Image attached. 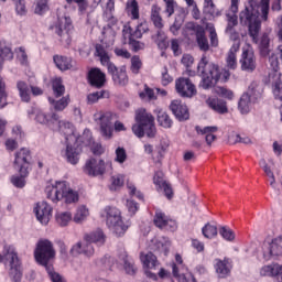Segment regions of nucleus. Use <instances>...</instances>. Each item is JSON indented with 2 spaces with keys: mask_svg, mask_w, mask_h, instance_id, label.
I'll return each mask as SVG.
<instances>
[{
  "mask_svg": "<svg viewBox=\"0 0 282 282\" xmlns=\"http://www.w3.org/2000/svg\"><path fill=\"white\" fill-rule=\"evenodd\" d=\"M259 10L262 12V20L268 21L270 0H249V7H246V9L240 12V23L248 25L249 35L253 43H257L259 30H261V19H259L261 13Z\"/></svg>",
  "mask_w": 282,
  "mask_h": 282,
  "instance_id": "1",
  "label": "nucleus"
},
{
  "mask_svg": "<svg viewBox=\"0 0 282 282\" xmlns=\"http://www.w3.org/2000/svg\"><path fill=\"white\" fill-rule=\"evenodd\" d=\"M198 74H202L203 79L200 87L203 89H212L219 80L226 83L230 78V72L219 68L218 65L208 62V57L204 54L197 66Z\"/></svg>",
  "mask_w": 282,
  "mask_h": 282,
  "instance_id": "2",
  "label": "nucleus"
},
{
  "mask_svg": "<svg viewBox=\"0 0 282 282\" xmlns=\"http://www.w3.org/2000/svg\"><path fill=\"white\" fill-rule=\"evenodd\" d=\"M97 56L100 58L101 65L106 66L108 69V74L112 76V80L115 85H119L120 87H124L129 85V76L127 75V67L122 66L118 68L111 63V57L107 50L102 45L96 46Z\"/></svg>",
  "mask_w": 282,
  "mask_h": 282,
  "instance_id": "3",
  "label": "nucleus"
},
{
  "mask_svg": "<svg viewBox=\"0 0 282 282\" xmlns=\"http://www.w3.org/2000/svg\"><path fill=\"white\" fill-rule=\"evenodd\" d=\"M137 123L132 126V132L137 138H155L158 130L155 129V118L144 109L135 112Z\"/></svg>",
  "mask_w": 282,
  "mask_h": 282,
  "instance_id": "4",
  "label": "nucleus"
},
{
  "mask_svg": "<svg viewBox=\"0 0 282 282\" xmlns=\"http://www.w3.org/2000/svg\"><path fill=\"white\" fill-rule=\"evenodd\" d=\"M46 197L54 204L64 199L65 204H76L78 202V192L72 189L67 182H56L52 187L46 188Z\"/></svg>",
  "mask_w": 282,
  "mask_h": 282,
  "instance_id": "5",
  "label": "nucleus"
},
{
  "mask_svg": "<svg viewBox=\"0 0 282 282\" xmlns=\"http://www.w3.org/2000/svg\"><path fill=\"white\" fill-rule=\"evenodd\" d=\"M101 219H105L107 227L116 235V237H122L127 232L129 226L122 221L120 216V209L111 206H106L100 212Z\"/></svg>",
  "mask_w": 282,
  "mask_h": 282,
  "instance_id": "6",
  "label": "nucleus"
},
{
  "mask_svg": "<svg viewBox=\"0 0 282 282\" xmlns=\"http://www.w3.org/2000/svg\"><path fill=\"white\" fill-rule=\"evenodd\" d=\"M56 257V251L54 250V245L52 241L47 239L39 240L36 243V248L34 250V258L35 261L43 265L44 268H47L52 264H50L53 259Z\"/></svg>",
  "mask_w": 282,
  "mask_h": 282,
  "instance_id": "7",
  "label": "nucleus"
},
{
  "mask_svg": "<svg viewBox=\"0 0 282 282\" xmlns=\"http://www.w3.org/2000/svg\"><path fill=\"white\" fill-rule=\"evenodd\" d=\"M94 118L98 122L104 138H111L113 135V122L118 120V115L109 111H100L96 112Z\"/></svg>",
  "mask_w": 282,
  "mask_h": 282,
  "instance_id": "8",
  "label": "nucleus"
},
{
  "mask_svg": "<svg viewBox=\"0 0 282 282\" xmlns=\"http://www.w3.org/2000/svg\"><path fill=\"white\" fill-rule=\"evenodd\" d=\"M6 259L9 261L11 269L9 271V275L13 282H21V260H19V254L14 247L7 246L4 247Z\"/></svg>",
  "mask_w": 282,
  "mask_h": 282,
  "instance_id": "9",
  "label": "nucleus"
},
{
  "mask_svg": "<svg viewBox=\"0 0 282 282\" xmlns=\"http://www.w3.org/2000/svg\"><path fill=\"white\" fill-rule=\"evenodd\" d=\"M111 162H105L100 159H89L84 165V173L90 177H98V175H105V173L111 171Z\"/></svg>",
  "mask_w": 282,
  "mask_h": 282,
  "instance_id": "10",
  "label": "nucleus"
},
{
  "mask_svg": "<svg viewBox=\"0 0 282 282\" xmlns=\"http://www.w3.org/2000/svg\"><path fill=\"white\" fill-rule=\"evenodd\" d=\"M175 261L176 263H172V272L178 282H197L193 273L188 272V269L184 265V260L180 253L175 254Z\"/></svg>",
  "mask_w": 282,
  "mask_h": 282,
  "instance_id": "11",
  "label": "nucleus"
},
{
  "mask_svg": "<svg viewBox=\"0 0 282 282\" xmlns=\"http://www.w3.org/2000/svg\"><path fill=\"white\" fill-rule=\"evenodd\" d=\"M175 89L182 98H193V96H197L195 84L186 77H180L175 80Z\"/></svg>",
  "mask_w": 282,
  "mask_h": 282,
  "instance_id": "12",
  "label": "nucleus"
},
{
  "mask_svg": "<svg viewBox=\"0 0 282 282\" xmlns=\"http://www.w3.org/2000/svg\"><path fill=\"white\" fill-rule=\"evenodd\" d=\"M153 221L154 226L161 230H170L171 232H175V230H177V223L160 209L155 212Z\"/></svg>",
  "mask_w": 282,
  "mask_h": 282,
  "instance_id": "13",
  "label": "nucleus"
},
{
  "mask_svg": "<svg viewBox=\"0 0 282 282\" xmlns=\"http://www.w3.org/2000/svg\"><path fill=\"white\" fill-rule=\"evenodd\" d=\"M30 160H32V154H30V150L22 148L15 153L14 166L15 169H21V172L24 175L30 171Z\"/></svg>",
  "mask_w": 282,
  "mask_h": 282,
  "instance_id": "14",
  "label": "nucleus"
},
{
  "mask_svg": "<svg viewBox=\"0 0 282 282\" xmlns=\"http://www.w3.org/2000/svg\"><path fill=\"white\" fill-rule=\"evenodd\" d=\"M34 213L37 221L43 226H47L50 224V219H52L53 209L47 202H40L36 204Z\"/></svg>",
  "mask_w": 282,
  "mask_h": 282,
  "instance_id": "15",
  "label": "nucleus"
},
{
  "mask_svg": "<svg viewBox=\"0 0 282 282\" xmlns=\"http://www.w3.org/2000/svg\"><path fill=\"white\" fill-rule=\"evenodd\" d=\"M29 118H32V116H35V120L40 124H55V122H58V115L57 113H52L47 115L43 110H39L36 108H32L31 110L28 111Z\"/></svg>",
  "mask_w": 282,
  "mask_h": 282,
  "instance_id": "16",
  "label": "nucleus"
},
{
  "mask_svg": "<svg viewBox=\"0 0 282 282\" xmlns=\"http://www.w3.org/2000/svg\"><path fill=\"white\" fill-rule=\"evenodd\" d=\"M170 109L180 122H184V120H188V118H191L188 107L181 100H173L170 105Z\"/></svg>",
  "mask_w": 282,
  "mask_h": 282,
  "instance_id": "17",
  "label": "nucleus"
},
{
  "mask_svg": "<svg viewBox=\"0 0 282 282\" xmlns=\"http://www.w3.org/2000/svg\"><path fill=\"white\" fill-rule=\"evenodd\" d=\"M231 13H227V26H226V34H229L230 40L234 41V43H237L239 41V33L235 31V28L239 24V20L237 18V12H234L230 10Z\"/></svg>",
  "mask_w": 282,
  "mask_h": 282,
  "instance_id": "18",
  "label": "nucleus"
},
{
  "mask_svg": "<svg viewBox=\"0 0 282 282\" xmlns=\"http://www.w3.org/2000/svg\"><path fill=\"white\" fill-rule=\"evenodd\" d=\"M240 65L242 72H254V69H257V57L254 56V52L251 50L243 51Z\"/></svg>",
  "mask_w": 282,
  "mask_h": 282,
  "instance_id": "19",
  "label": "nucleus"
},
{
  "mask_svg": "<svg viewBox=\"0 0 282 282\" xmlns=\"http://www.w3.org/2000/svg\"><path fill=\"white\" fill-rule=\"evenodd\" d=\"M88 83L91 87H96L100 89V87H105V83H107V76L100 68H91L88 72Z\"/></svg>",
  "mask_w": 282,
  "mask_h": 282,
  "instance_id": "20",
  "label": "nucleus"
},
{
  "mask_svg": "<svg viewBox=\"0 0 282 282\" xmlns=\"http://www.w3.org/2000/svg\"><path fill=\"white\" fill-rule=\"evenodd\" d=\"M148 31L149 26L147 25V22H141L134 31L130 26H124L122 34L124 39H129V41H135V39H142V34Z\"/></svg>",
  "mask_w": 282,
  "mask_h": 282,
  "instance_id": "21",
  "label": "nucleus"
},
{
  "mask_svg": "<svg viewBox=\"0 0 282 282\" xmlns=\"http://www.w3.org/2000/svg\"><path fill=\"white\" fill-rule=\"evenodd\" d=\"M268 253H264L265 259L282 258V235L273 238L271 242L268 243Z\"/></svg>",
  "mask_w": 282,
  "mask_h": 282,
  "instance_id": "22",
  "label": "nucleus"
},
{
  "mask_svg": "<svg viewBox=\"0 0 282 282\" xmlns=\"http://www.w3.org/2000/svg\"><path fill=\"white\" fill-rule=\"evenodd\" d=\"M72 18L69 17H62L58 18L57 22L53 26V30L55 31L57 36H63V34H67L69 30H72Z\"/></svg>",
  "mask_w": 282,
  "mask_h": 282,
  "instance_id": "23",
  "label": "nucleus"
},
{
  "mask_svg": "<svg viewBox=\"0 0 282 282\" xmlns=\"http://www.w3.org/2000/svg\"><path fill=\"white\" fill-rule=\"evenodd\" d=\"M206 105L208 106L209 109H213V111H216V113H228V106L224 99H219L216 97H209L206 100Z\"/></svg>",
  "mask_w": 282,
  "mask_h": 282,
  "instance_id": "24",
  "label": "nucleus"
},
{
  "mask_svg": "<svg viewBox=\"0 0 282 282\" xmlns=\"http://www.w3.org/2000/svg\"><path fill=\"white\" fill-rule=\"evenodd\" d=\"M230 268H232V265L230 264V260L228 258H225L224 260H215V270L220 279H226V276L230 274Z\"/></svg>",
  "mask_w": 282,
  "mask_h": 282,
  "instance_id": "25",
  "label": "nucleus"
},
{
  "mask_svg": "<svg viewBox=\"0 0 282 282\" xmlns=\"http://www.w3.org/2000/svg\"><path fill=\"white\" fill-rule=\"evenodd\" d=\"M240 47H241L240 41L234 42L232 46L230 47L226 58L227 67L229 69H237V53Z\"/></svg>",
  "mask_w": 282,
  "mask_h": 282,
  "instance_id": "26",
  "label": "nucleus"
},
{
  "mask_svg": "<svg viewBox=\"0 0 282 282\" xmlns=\"http://www.w3.org/2000/svg\"><path fill=\"white\" fill-rule=\"evenodd\" d=\"M260 276H276L282 280V265L281 264H269L260 269Z\"/></svg>",
  "mask_w": 282,
  "mask_h": 282,
  "instance_id": "27",
  "label": "nucleus"
},
{
  "mask_svg": "<svg viewBox=\"0 0 282 282\" xmlns=\"http://www.w3.org/2000/svg\"><path fill=\"white\" fill-rule=\"evenodd\" d=\"M253 102H259L263 98V86L259 83L253 82L250 84L248 91L245 93Z\"/></svg>",
  "mask_w": 282,
  "mask_h": 282,
  "instance_id": "28",
  "label": "nucleus"
},
{
  "mask_svg": "<svg viewBox=\"0 0 282 282\" xmlns=\"http://www.w3.org/2000/svg\"><path fill=\"white\" fill-rule=\"evenodd\" d=\"M83 153V148L80 145L72 147L67 145L66 147V160L69 162V164H76L80 160V154Z\"/></svg>",
  "mask_w": 282,
  "mask_h": 282,
  "instance_id": "29",
  "label": "nucleus"
},
{
  "mask_svg": "<svg viewBox=\"0 0 282 282\" xmlns=\"http://www.w3.org/2000/svg\"><path fill=\"white\" fill-rule=\"evenodd\" d=\"M53 61L58 69L61 72H67L68 69L74 68V61L70 57L62 56V55H55L53 57Z\"/></svg>",
  "mask_w": 282,
  "mask_h": 282,
  "instance_id": "30",
  "label": "nucleus"
},
{
  "mask_svg": "<svg viewBox=\"0 0 282 282\" xmlns=\"http://www.w3.org/2000/svg\"><path fill=\"white\" fill-rule=\"evenodd\" d=\"M67 6H77L79 17L89 18V0H65Z\"/></svg>",
  "mask_w": 282,
  "mask_h": 282,
  "instance_id": "31",
  "label": "nucleus"
},
{
  "mask_svg": "<svg viewBox=\"0 0 282 282\" xmlns=\"http://www.w3.org/2000/svg\"><path fill=\"white\" fill-rule=\"evenodd\" d=\"M141 262L143 263V268H147L148 270H153L158 268V257L153 254V252H142L140 256Z\"/></svg>",
  "mask_w": 282,
  "mask_h": 282,
  "instance_id": "32",
  "label": "nucleus"
},
{
  "mask_svg": "<svg viewBox=\"0 0 282 282\" xmlns=\"http://www.w3.org/2000/svg\"><path fill=\"white\" fill-rule=\"evenodd\" d=\"M196 131H197V133L205 135V140L208 145L213 144V142H215V140H217V137L214 134L217 131V127L202 128V127L197 126Z\"/></svg>",
  "mask_w": 282,
  "mask_h": 282,
  "instance_id": "33",
  "label": "nucleus"
},
{
  "mask_svg": "<svg viewBox=\"0 0 282 282\" xmlns=\"http://www.w3.org/2000/svg\"><path fill=\"white\" fill-rule=\"evenodd\" d=\"M84 241H86V243H96L97 246H102L105 243V234L102 230L97 229L96 231L85 235Z\"/></svg>",
  "mask_w": 282,
  "mask_h": 282,
  "instance_id": "34",
  "label": "nucleus"
},
{
  "mask_svg": "<svg viewBox=\"0 0 282 282\" xmlns=\"http://www.w3.org/2000/svg\"><path fill=\"white\" fill-rule=\"evenodd\" d=\"M156 113V120L160 124V127H163L164 129H171L173 127V119L166 113V111L158 108L155 110Z\"/></svg>",
  "mask_w": 282,
  "mask_h": 282,
  "instance_id": "35",
  "label": "nucleus"
},
{
  "mask_svg": "<svg viewBox=\"0 0 282 282\" xmlns=\"http://www.w3.org/2000/svg\"><path fill=\"white\" fill-rule=\"evenodd\" d=\"M162 12V8H160L158 4H153L151 8V21L158 30H162L164 28V23L162 21V15L160 14Z\"/></svg>",
  "mask_w": 282,
  "mask_h": 282,
  "instance_id": "36",
  "label": "nucleus"
},
{
  "mask_svg": "<svg viewBox=\"0 0 282 282\" xmlns=\"http://www.w3.org/2000/svg\"><path fill=\"white\" fill-rule=\"evenodd\" d=\"M256 101L252 100L250 95H247L246 93L242 94L240 97V100L238 102V109L241 113H250V108L252 105H254Z\"/></svg>",
  "mask_w": 282,
  "mask_h": 282,
  "instance_id": "37",
  "label": "nucleus"
},
{
  "mask_svg": "<svg viewBox=\"0 0 282 282\" xmlns=\"http://www.w3.org/2000/svg\"><path fill=\"white\" fill-rule=\"evenodd\" d=\"M119 261L123 264L127 274H135V267H133V262L130 261L124 249H122L119 253Z\"/></svg>",
  "mask_w": 282,
  "mask_h": 282,
  "instance_id": "38",
  "label": "nucleus"
},
{
  "mask_svg": "<svg viewBox=\"0 0 282 282\" xmlns=\"http://www.w3.org/2000/svg\"><path fill=\"white\" fill-rule=\"evenodd\" d=\"M126 10L132 20L138 21L140 19V6L137 0H128Z\"/></svg>",
  "mask_w": 282,
  "mask_h": 282,
  "instance_id": "39",
  "label": "nucleus"
},
{
  "mask_svg": "<svg viewBox=\"0 0 282 282\" xmlns=\"http://www.w3.org/2000/svg\"><path fill=\"white\" fill-rule=\"evenodd\" d=\"M259 51L261 56H270V36L267 33L260 39Z\"/></svg>",
  "mask_w": 282,
  "mask_h": 282,
  "instance_id": "40",
  "label": "nucleus"
},
{
  "mask_svg": "<svg viewBox=\"0 0 282 282\" xmlns=\"http://www.w3.org/2000/svg\"><path fill=\"white\" fill-rule=\"evenodd\" d=\"M89 217V208H87V206L82 205L77 208L73 221H75V224H83V221H85V219H87Z\"/></svg>",
  "mask_w": 282,
  "mask_h": 282,
  "instance_id": "41",
  "label": "nucleus"
},
{
  "mask_svg": "<svg viewBox=\"0 0 282 282\" xmlns=\"http://www.w3.org/2000/svg\"><path fill=\"white\" fill-rule=\"evenodd\" d=\"M203 31L204 28L195 22H187L185 24V34L187 36H198Z\"/></svg>",
  "mask_w": 282,
  "mask_h": 282,
  "instance_id": "42",
  "label": "nucleus"
},
{
  "mask_svg": "<svg viewBox=\"0 0 282 282\" xmlns=\"http://www.w3.org/2000/svg\"><path fill=\"white\" fill-rule=\"evenodd\" d=\"M17 88L22 102H30V86L25 82H18Z\"/></svg>",
  "mask_w": 282,
  "mask_h": 282,
  "instance_id": "43",
  "label": "nucleus"
},
{
  "mask_svg": "<svg viewBox=\"0 0 282 282\" xmlns=\"http://www.w3.org/2000/svg\"><path fill=\"white\" fill-rule=\"evenodd\" d=\"M20 176H12L11 182L17 188H23L25 186V178L30 175V170H26V174L19 169Z\"/></svg>",
  "mask_w": 282,
  "mask_h": 282,
  "instance_id": "44",
  "label": "nucleus"
},
{
  "mask_svg": "<svg viewBox=\"0 0 282 282\" xmlns=\"http://www.w3.org/2000/svg\"><path fill=\"white\" fill-rule=\"evenodd\" d=\"M100 98H109V91L108 90H100L96 93H91L87 96V104L94 105L100 100Z\"/></svg>",
  "mask_w": 282,
  "mask_h": 282,
  "instance_id": "45",
  "label": "nucleus"
},
{
  "mask_svg": "<svg viewBox=\"0 0 282 282\" xmlns=\"http://www.w3.org/2000/svg\"><path fill=\"white\" fill-rule=\"evenodd\" d=\"M14 58V53L12 48L8 46H0V69L3 67V61H12Z\"/></svg>",
  "mask_w": 282,
  "mask_h": 282,
  "instance_id": "46",
  "label": "nucleus"
},
{
  "mask_svg": "<svg viewBox=\"0 0 282 282\" xmlns=\"http://www.w3.org/2000/svg\"><path fill=\"white\" fill-rule=\"evenodd\" d=\"M55 124L58 126L59 131L64 133L65 135H70V133H74V124L69 121H61V117H58V120L55 121Z\"/></svg>",
  "mask_w": 282,
  "mask_h": 282,
  "instance_id": "47",
  "label": "nucleus"
},
{
  "mask_svg": "<svg viewBox=\"0 0 282 282\" xmlns=\"http://www.w3.org/2000/svg\"><path fill=\"white\" fill-rule=\"evenodd\" d=\"M56 223L58 226L65 227L72 221V213L69 212H59L55 216Z\"/></svg>",
  "mask_w": 282,
  "mask_h": 282,
  "instance_id": "48",
  "label": "nucleus"
},
{
  "mask_svg": "<svg viewBox=\"0 0 282 282\" xmlns=\"http://www.w3.org/2000/svg\"><path fill=\"white\" fill-rule=\"evenodd\" d=\"M51 105H53L55 111H64L65 108L69 105V96H65L62 99L54 101V99L48 98Z\"/></svg>",
  "mask_w": 282,
  "mask_h": 282,
  "instance_id": "49",
  "label": "nucleus"
},
{
  "mask_svg": "<svg viewBox=\"0 0 282 282\" xmlns=\"http://www.w3.org/2000/svg\"><path fill=\"white\" fill-rule=\"evenodd\" d=\"M53 93L56 98H61L65 94V86L63 85V79L55 78L53 79Z\"/></svg>",
  "mask_w": 282,
  "mask_h": 282,
  "instance_id": "50",
  "label": "nucleus"
},
{
  "mask_svg": "<svg viewBox=\"0 0 282 282\" xmlns=\"http://www.w3.org/2000/svg\"><path fill=\"white\" fill-rule=\"evenodd\" d=\"M155 248L159 252H163V254H169V249L171 248V241L166 238H161L155 241Z\"/></svg>",
  "mask_w": 282,
  "mask_h": 282,
  "instance_id": "51",
  "label": "nucleus"
},
{
  "mask_svg": "<svg viewBox=\"0 0 282 282\" xmlns=\"http://www.w3.org/2000/svg\"><path fill=\"white\" fill-rule=\"evenodd\" d=\"M8 105V93L6 91V82L0 76V108L3 109Z\"/></svg>",
  "mask_w": 282,
  "mask_h": 282,
  "instance_id": "52",
  "label": "nucleus"
},
{
  "mask_svg": "<svg viewBox=\"0 0 282 282\" xmlns=\"http://www.w3.org/2000/svg\"><path fill=\"white\" fill-rule=\"evenodd\" d=\"M196 41L198 43L199 50L203 52H208L210 46L208 45V39H206V32L203 31L200 34L196 35Z\"/></svg>",
  "mask_w": 282,
  "mask_h": 282,
  "instance_id": "53",
  "label": "nucleus"
},
{
  "mask_svg": "<svg viewBox=\"0 0 282 282\" xmlns=\"http://www.w3.org/2000/svg\"><path fill=\"white\" fill-rule=\"evenodd\" d=\"M202 234L206 239H213V237H217V227L207 224L203 227Z\"/></svg>",
  "mask_w": 282,
  "mask_h": 282,
  "instance_id": "54",
  "label": "nucleus"
},
{
  "mask_svg": "<svg viewBox=\"0 0 282 282\" xmlns=\"http://www.w3.org/2000/svg\"><path fill=\"white\" fill-rule=\"evenodd\" d=\"M121 186H124V175L118 174L111 177V191H118V188H121Z\"/></svg>",
  "mask_w": 282,
  "mask_h": 282,
  "instance_id": "55",
  "label": "nucleus"
},
{
  "mask_svg": "<svg viewBox=\"0 0 282 282\" xmlns=\"http://www.w3.org/2000/svg\"><path fill=\"white\" fill-rule=\"evenodd\" d=\"M45 270L52 282H65L64 278L59 273L54 271V265L51 264L48 267H45Z\"/></svg>",
  "mask_w": 282,
  "mask_h": 282,
  "instance_id": "56",
  "label": "nucleus"
},
{
  "mask_svg": "<svg viewBox=\"0 0 282 282\" xmlns=\"http://www.w3.org/2000/svg\"><path fill=\"white\" fill-rule=\"evenodd\" d=\"M6 1V0H2ZM15 6V12L19 17H25L28 14V8L25 7V0H13Z\"/></svg>",
  "mask_w": 282,
  "mask_h": 282,
  "instance_id": "57",
  "label": "nucleus"
},
{
  "mask_svg": "<svg viewBox=\"0 0 282 282\" xmlns=\"http://www.w3.org/2000/svg\"><path fill=\"white\" fill-rule=\"evenodd\" d=\"M215 93L221 98H227V100H232L235 98V93L226 87H216Z\"/></svg>",
  "mask_w": 282,
  "mask_h": 282,
  "instance_id": "58",
  "label": "nucleus"
},
{
  "mask_svg": "<svg viewBox=\"0 0 282 282\" xmlns=\"http://www.w3.org/2000/svg\"><path fill=\"white\" fill-rule=\"evenodd\" d=\"M219 235L225 239L226 241H235V231L228 227H221L219 229Z\"/></svg>",
  "mask_w": 282,
  "mask_h": 282,
  "instance_id": "59",
  "label": "nucleus"
},
{
  "mask_svg": "<svg viewBox=\"0 0 282 282\" xmlns=\"http://www.w3.org/2000/svg\"><path fill=\"white\" fill-rule=\"evenodd\" d=\"M127 188H128L129 195L131 197H137L138 199H144V195L142 194V192L138 191V188L135 187V185L133 183L128 182Z\"/></svg>",
  "mask_w": 282,
  "mask_h": 282,
  "instance_id": "60",
  "label": "nucleus"
},
{
  "mask_svg": "<svg viewBox=\"0 0 282 282\" xmlns=\"http://www.w3.org/2000/svg\"><path fill=\"white\" fill-rule=\"evenodd\" d=\"M48 0H37V3L35 6V14H45L47 10H50V7L47 6Z\"/></svg>",
  "mask_w": 282,
  "mask_h": 282,
  "instance_id": "61",
  "label": "nucleus"
},
{
  "mask_svg": "<svg viewBox=\"0 0 282 282\" xmlns=\"http://www.w3.org/2000/svg\"><path fill=\"white\" fill-rule=\"evenodd\" d=\"M132 74H140V69H142V61L139 56H133L131 58V67Z\"/></svg>",
  "mask_w": 282,
  "mask_h": 282,
  "instance_id": "62",
  "label": "nucleus"
},
{
  "mask_svg": "<svg viewBox=\"0 0 282 282\" xmlns=\"http://www.w3.org/2000/svg\"><path fill=\"white\" fill-rule=\"evenodd\" d=\"M115 161L118 162L119 164H124V162H127V150H124V148L116 149Z\"/></svg>",
  "mask_w": 282,
  "mask_h": 282,
  "instance_id": "63",
  "label": "nucleus"
},
{
  "mask_svg": "<svg viewBox=\"0 0 282 282\" xmlns=\"http://www.w3.org/2000/svg\"><path fill=\"white\" fill-rule=\"evenodd\" d=\"M269 64L272 69L270 74H274V72H279V57L276 56V54L274 53L269 54Z\"/></svg>",
  "mask_w": 282,
  "mask_h": 282,
  "instance_id": "64",
  "label": "nucleus"
}]
</instances>
